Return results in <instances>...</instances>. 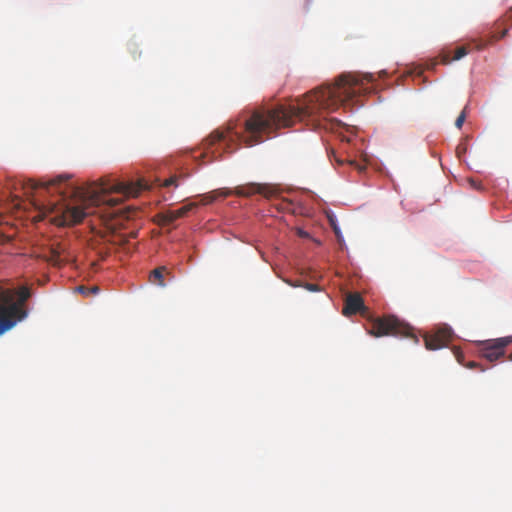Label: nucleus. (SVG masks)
<instances>
[{
    "label": "nucleus",
    "mask_w": 512,
    "mask_h": 512,
    "mask_svg": "<svg viewBox=\"0 0 512 512\" xmlns=\"http://www.w3.org/2000/svg\"><path fill=\"white\" fill-rule=\"evenodd\" d=\"M374 81L372 74L343 73L333 85L322 86L299 100L296 105H279L270 110H256L245 120L243 132L213 131L202 143L203 149L211 150L215 145L224 143L223 150L234 152L238 146L234 142H242L247 147L260 144L269 138L270 133L281 127L294 125L296 121H308L313 128H322L331 132H339L342 141H350L341 130L346 125L336 119L328 118L326 114L339 106L352 101L357 95L370 93L368 84Z\"/></svg>",
    "instance_id": "f257e3e1"
},
{
    "label": "nucleus",
    "mask_w": 512,
    "mask_h": 512,
    "mask_svg": "<svg viewBox=\"0 0 512 512\" xmlns=\"http://www.w3.org/2000/svg\"><path fill=\"white\" fill-rule=\"evenodd\" d=\"M68 176H57L48 182L36 181L28 179L26 182L16 181L8 179V188L16 189L19 184L25 190L26 194L37 192V196H33L32 204L35 209L39 212L36 217L37 220H42L45 216L55 213L54 222L58 225H74L82 221L87 215L81 207L68 206L60 204L59 200H49L46 203L44 199L46 195H51L57 192L61 197L64 193L62 185L67 181Z\"/></svg>",
    "instance_id": "f03ea898"
},
{
    "label": "nucleus",
    "mask_w": 512,
    "mask_h": 512,
    "mask_svg": "<svg viewBox=\"0 0 512 512\" xmlns=\"http://www.w3.org/2000/svg\"><path fill=\"white\" fill-rule=\"evenodd\" d=\"M143 183H123L102 181L95 189L89 192V201L91 205L100 206L107 205L110 207L117 206L121 202V198L111 197V193H120L124 196H137L138 193L146 189Z\"/></svg>",
    "instance_id": "7ed1b4c3"
},
{
    "label": "nucleus",
    "mask_w": 512,
    "mask_h": 512,
    "mask_svg": "<svg viewBox=\"0 0 512 512\" xmlns=\"http://www.w3.org/2000/svg\"><path fill=\"white\" fill-rule=\"evenodd\" d=\"M27 315L26 307L16 302L15 293L10 291L0 293V336L24 320Z\"/></svg>",
    "instance_id": "20e7f679"
},
{
    "label": "nucleus",
    "mask_w": 512,
    "mask_h": 512,
    "mask_svg": "<svg viewBox=\"0 0 512 512\" xmlns=\"http://www.w3.org/2000/svg\"><path fill=\"white\" fill-rule=\"evenodd\" d=\"M368 333L374 337L382 336H409L411 335V327L402 323L395 316H385L376 318L372 321Z\"/></svg>",
    "instance_id": "39448f33"
},
{
    "label": "nucleus",
    "mask_w": 512,
    "mask_h": 512,
    "mask_svg": "<svg viewBox=\"0 0 512 512\" xmlns=\"http://www.w3.org/2000/svg\"><path fill=\"white\" fill-rule=\"evenodd\" d=\"M512 344V336L495 339H487L476 342L478 355L489 361L495 362L505 356L506 347Z\"/></svg>",
    "instance_id": "423d86ee"
},
{
    "label": "nucleus",
    "mask_w": 512,
    "mask_h": 512,
    "mask_svg": "<svg viewBox=\"0 0 512 512\" xmlns=\"http://www.w3.org/2000/svg\"><path fill=\"white\" fill-rule=\"evenodd\" d=\"M274 193V188L267 184H259V183H248L245 185L237 186L232 194L241 196V197H249L254 194H261L267 198L271 197Z\"/></svg>",
    "instance_id": "0eeeda50"
},
{
    "label": "nucleus",
    "mask_w": 512,
    "mask_h": 512,
    "mask_svg": "<svg viewBox=\"0 0 512 512\" xmlns=\"http://www.w3.org/2000/svg\"><path fill=\"white\" fill-rule=\"evenodd\" d=\"M451 338V330L449 328H439L431 334L424 337L425 347L428 350H437L445 347Z\"/></svg>",
    "instance_id": "6e6552de"
},
{
    "label": "nucleus",
    "mask_w": 512,
    "mask_h": 512,
    "mask_svg": "<svg viewBox=\"0 0 512 512\" xmlns=\"http://www.w3.org/2000/svg\"><path fill=\"white\" fill-rule=\"evenodd\" d=\"M197 206L196 203H189L177 210H167L157 214L160 225H172L176 220L185 217L189 211Z\"/></svg>",
    "instance_id": "1a4fd4ad"
},
{
    "label": "nucleus",
    "mask_w": 512,
    "mask_h": 512,
    "mask_svg": "<svg viewBox=\"0 0 512 512\" xmlns=\"http://www.w3.org/2000/svg\"><path fill=\"white\" fill-rule=\"evenodd\" d=\"M367 310L363 298L359 293H349L345 298L343 314L345 316L364 313Z\"/></svg>",
    "instance_id": "9d476101"
},
{
    "label": "nucleus",
    "mask_w": 512,
    "mask_h": 512,
    "mask_svg": "<svg viewBox=\"0 0 512 512\" xmlns=\"http://www.w3.org/2000/svg\"><path fill=\"white\" fill-rule=\"evenodd\" d=\"M508 33V29H504L500 34L494 33L491 31H486L482 29L479 31L480 36L478 38L472 39V43L475 45L477 50L484 49L488 44H491L499 39L505 37Z\"/></svg>",
    "instance_id": "9b49d317"
},
{
    "label": "nucleus",
    "mask_w": 512,
    "mask_h": 512,
    "mask_svg": "<svg viewBox=\"0 0 512 512\" xmlns=\"http://www.w3.org/2000/svg\"><path fill=\"white\" fill-rule=\"evenodd\" d=\"M470 44L467 46H461L456 48L453 57H450L448 54L442 55V63L443 64H449L452 61H457L466 56L470 52Z\"/></svg>",
    "instance_id": "f8f14e48"
},
{
    "label": "nucleus",
    "mask_w": 512,
    "mask_h": 512,
    "mask_svg": "<svg viewBox=\"0 0 512 512\" xmlns=\"http://www.w3.org/2000/svg\"><path fill=\"white\" fill-rule=\"evenodd\" d=\"M232 195V191L231 190H227V189H219V190H215L209 194H205L202 196V199H201V204L203 205H207V204H211L213 203L218 197H227V196H230Z\"/></svg>",
    "instance_id": "ddd939ff"
},
{
    "label": "nucleus",
    "mask_w": 512,
    "mask_h": 512,
    "mask_svg": "<svg viewBox=\"0 0 512 512\" xmlns=\"http://www.w3.org/2000/svg\"><path fill=\"white\" fill-rule=\"evenodd\" d=\"M10 292L12 293H15V299H16V302L22 306V307H26V302L27 300L30 298L31 296V291H30V288L27 287V286H21L20 288H18L17 290H9Z\"/></svg>",
    "instance_id": "4468645a"
},
{
    "label": "nucleus",
    "mask_w": 512,
    "mask_h": 512,
    "mask_svg": "<svg viewBox=\"0 0 512 512\" xmlns=\"http://www.w3.org/2000/svg\"><path fill=\"white\" fill-rule=\"evenodd\" d=\"M61 255L62 249L59 246L52 247L49 251V254L45 255V260L53 266H60L64 261Z\"/></svg>",
    "instance_id": "2eb2a0df"
},
{
    "label": "nucleus",
    "mask_w": 512,
    "mask_h": 512,
    "mask_svg": "<svg viewBox=\"0 0 512 512\" xmlns=\"http://www.w3.org/2000/svg\"><path fill=\"white\" fill-rule=\"evenodd\" d=\"M168 273L166 267L161 266L154 269L149 276V280L152 284L159 285L161 287L165 286L164 282V273Z\"/></svg>",
    "instance_id": "dca6fc26"
},
{
    "label": "nucleus",
    "mask_w": 512,
    "mask_h": 512,
    "mask_svg": "<svg viewBox=\"0 0 512 512\" xmlns=\"http://www.w3.org/2000/svg\"><path fill=\"white\" fill-rule=\"evenodd\" d=\"M276 207L281 211H287L294 213L293 203L289 200H282Z\"/></svg>",
    "instance_id": "f3484780"
},
{
    "label": "nucleus",
    "mask_w": 512,
    "mask_h": 512,
    "mask_svg": "<svg viewBox=\"0 0 512 512\" xmlns=\"http://www.w3.org/2000/svg\"><path fill=\"white\" fill-rule=\"evenodd\" d=\"M466 119V114H465V111H462L460 113V115L457 117L456 121H455V126L458 128V129H461L462 126H463V123Z\"/></svg>",
    "instance_id": "a211bd4d"
},
{
    "label": "nucleus",
    "mask_w": 512,
    "mask_h": 512,
    "mask_svg": "<svg viewBox=\"0 0 512 512\" xmlns=\"http://www.w3.org/2000/svg\"><path fill=\"white\" fill-rule=\"evenodd\" d=\"M303 288H305L306 290H308L310 292H319L320 291L319 285L313 284V283H304Z\"/></svg>",
    "instance_id": "6ab92c4d"
},
{
    "label": "nucleus",
    "mask_w": 512,
    "mask_h": 512,
    "mask_svg": "<svg viewBox=\"0 0 512 512\" xmlns=\"http://www.w3.org/2000/svg\"><path fill=\"white\" fill-rule=\"evenodd\" d=\"M177 182H178V177L177 176H171L170 178H168V179H166L164 181L163 185L165 187L173 186V185L177 186L178 185Z\"/></svg>",
    "instance_id": "aec40b11"
},
{
    "label": "nucleus",
    "mask_w": 512,
    "mask_h": 512,
    "mask_svg": "<svg viewBox=\"0 0 512 512\" xmlns=\"http://www.w3.org/2000/svg\"><path fill=\"white\" fill-rule=\"evenodd\" d=\"M285 282L290 285L291 287H303L304 283L300 280L292 281V280H285Z\"/></svg>",
    "instance_id": "412c9836"
},
{
    "label": "nucleus",
    "mask_w": 512,
    "mask_h": 512,
    "mask_svg": "<svg viewBox=\"0 0 512 512\" xmlns=\"http://www.w3.org/2000/svg\"><path fill=\"white\" fill-rule=\"evenodd\" d=\"M297 234L301 238H309L310 237L308 232H306V231H304L303 229H300V228L297 229Z\"/></svg>",
    "instance_id": "4be33fe9"
},
{
    "label": "nucleus",
    "mask_w": 512,
    "mask_h": 512,
    "mask_svg": "<svg viewBox=\"0 0 512 512\" xmlns=\"http://www.w3.org/2000/svg\"><path fill=\"white\" fill-rule=\"evenodd\" d=\"M469 182H470V185H471L473 188H475V189H477V190H480V189H481V184H480L479 182H477L476 180H474V179H470V181H469Z\"/></svg>",
    "instance_id": "5701e85b"
},
{
    "label": "nucleus",
    "mask_w": 512,
    "mask_h": 512,
    "mask_svg": "<svg viewBox=\"0 0 512 512\" xmlns=\"http://www.w3.org/2000/svg\"><path fill=\"white\" fill-rule=\"evenodd\" d=\"M77 291H79L80 293L82 294H89V288L85 287V286H78L77 288Z\"/></svg>",
    "instance_id": "b1692460"
},
{
    "label": "nucleus",
    "mask_w": 512,
    "mask_h": 512,
    "mask_svg": "<svg viewBox=\"0 0 512 512\" xmlns=\"http://www.w3.org/2000/svg\"><path fill=\"white\" fill-rule=\"evenodd\" d=\"M455 356L457 358V361L461 364H463V359H464V356L461 352L459 351H455Z\"/></svg>",
    "instance_id": "393cba45"
},
{
    "label": "nucleus",
    "mask_w": 512,
    "mask_h": 512,
    "mask_svg": "<svg viewBox=\"0 0 512 512\" xmlns=\"http://www.w3.org/2000/svg\"><path fill=\"white\" fill-rule=\"evenodd\" d=\"M465 366L472 369V368L479 366V364L477 362L470 361L467 364H465Z\"/></svg>",
    "instance_id": "a878e982"
},
{
    "label": "nucleus",
    "mask_w": 512,
    "mask_h": 512,
    "mask_svg": "<svg viewBox=\"0 0 512 512\" xmlns=\"http://www.w3.org/2000/svg\"><path fill=\"white\" fill-rule=\"evenodd\" d=\"M99 291V288L97 286H93L89 288V294L90 293H97Z\"/></svg>",
    "instance_id": "bb28decb"
},
{
    "label": "nucleus",
    "mask_w": 512,
    "mask_h": 512,
    "mask_svg": "<svg viewBox=\"0 0 512 512\" xmlns=\"http://www.w3.org/2000/svg\"><path fill=\"white\" fill-rule=\"evenodd\" d=\"M508 360H509V361H512V352L509 354V356H508Z\"/></svg>",
    "instance_id": "cd10ccee"
},
{
    "label": "nucleus",
    "mask_w": 512,
    "mask_h": 512,
    "mask_svg": "<svg viewBox=\"0 0 512 512\" xmlns=\"http://www.w3.org/2000/svg\"><path fill=\"white\" fill-rule=\"evenodd\" d=\"M216 152H218V155H221V152L219 151L218 148L216 149Z\"/></svg>",
    "instance_id": "c85d7f7f"
},
{
    "label": "nucleus",
    "mask_w": 512,
    "mask_h": 512,
    "mask_svg": "<svg viewBox=\"0 0 512 512\" xmlns=\"http://www.w3.org/2000/svg\"><path fill=\"white\" fill-rule=\"evenodd\" d=\"M216 152H218V155H221V152L219 151L218 148L216 149Z\"/></svg>",
    "instance_id": "c756f323"
}]
</instances>
